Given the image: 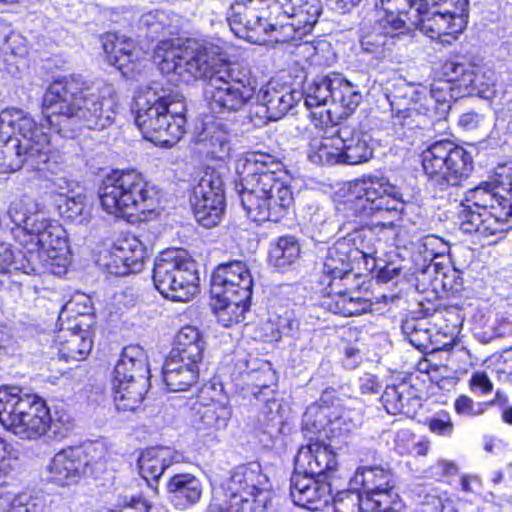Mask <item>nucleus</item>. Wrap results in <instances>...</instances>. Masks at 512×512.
<instances>
[{
    "mask_svg": "<svg viewBox=\"0 0 512 512\" xmlns=\"http://www.w3.org/2000/svg\"><path fill=\"white\" fill-rule=\"evenodd\" d=\"M43 114L49 126L64 137H72L80 128L105 130L117 114L115 89L110 84L84 88L74 78L54 81L44 94Z\"/></svg>",
    "mask_w": 512,
    "mask_h": 512,
    "instance_id": "obj_1",
    "label": "nucleus"
},
{
    "mask_svg": "<svg viewBox=\"0 0 512 512\" xmlns=\"http://www.w3.org/2000/svg\"><path fill=\"white\" fill-rule=\"evenodd\" d=\"M241 177L240 198L247 216L257 223L278 222L293 203L290 187L283 180L281 161L269 153L254 151L236 162Z\"/></svg>",
    "mask_w": 512,
    "mask_h": 512,
    "instance_id": "obj_2",
    "label": "nucleus"
},
{
    "mask_svg": "<svg viewBox=\"0 0 512 512\" xmlns=\"http://www.w3.org/2000/svg\"><path fill=\"white\" fill-rule=\"evenodd\" d=\"M50 137L24 111L11 108L0 114V173L18 171L24 165L32 170H51L54 158Z\"/></svg>",
    "mask_w": 512,
    "mask_h": 512,
    "instance_id": "obj_3",
    "label": "nucleus"
},
{
    "mask_svg": "<svg viewBox=\"0 0 512 512\" xmlns=\"http://www.w3.org/2000/svg\"><path fill=\"white\" fill-rule=\"evenodd\" d=\"M186 104L183 96L163 88L147 87L135 96V124L144 138L171 147L185 133Z\"/></svg>",
    "mask_w": 512,
    "mask_h": 512,
    "instance_id": "obj_4",
    "label": "nucleus"
},
{
    "mask_svg": "<svg viewBox=\"0 0 512 512\" xmlns=\"http://www.w3.org/2000/svg\"><path fill=\"white\" fill-rule=\"evenodd\" d=\"M8 217L19 233L26 238L24 249L28 251V262L37 271L46 265L48 259L58 257V251L66 248V240L61 236L63 230L51 224L38 202L29 198L16 199L9 205Z\"/></svg>",
    "mask_w": 512,
    "mask_h": 512,
    "instance_id": "obj_5",
    "label": "nucleus"
},
{
    "mask_svg": "<svg viewBox=\"0 0 512 512\" xmlns=\"http://www.w3.org/2000/svg\"><path fill=\"white\" fill-rule=\"evenodd\" d=\"M499 190L492 176L491 181L481 182L465 193L457 214L461 231L488 238L501 236L509 229L512 202L500 195Z\"/></svg>",
    "mask_w": 512,
    "mask_h": 512,
    "instance_id": "obj_6",
    "label": "nucleus"
},
{
    "mask_svg": "<svg viewBox=\"0 0 512 512\" xmlns=\"http://www.w3.org/2000/svg\"><path fill=\"white\" fill-rule=\"evenodd\" d=\"M99 197L102 208L116 217L146 218L157 214L160 208L157 187L133 169L116 170L106 176Z\"/></svg>",
    "mask_w": 512,
    "mask_h": 512,
    "instance_id": "obj_7",
    "label": "nucleus"
},
{
    "mask_svg": "<svg viewBox=\"0 0 512 512\" xmlns=\"http://www.w3.org/2000/svg\"><path fill=\"white\" fill-rule=\"evenodd\" d=\"M468 0H419L413 10L414 25L423 34L450 45L468 23Z\"/></svg>",
    "mask_w": 512,
    "mask_h": 512,
    "instance_id": "obj_8",
    "label": "nucleus"
},
{
    "mask_svg": "<svg viewBox=\"0 0 512 512\" xmlns=\"http://www.w3.org/2000/svg\"><path fill=\"white\" fill-rule=\"evenodd\" d=\"M452 98L451 85L446 82L432 84L429 96L424 97V103H419V93L410 85L397 87L387 95L393 123L402 127H412L414 123L419 125L416 118L420 115L445 117L451 108Z\"/></svg>",
    "mask_w": 512,
    "mask_h": 512,
    "instance_id": "obj_9",
    "label": "nucleus"
},
{
    "mask_svg": "<svg viewBox=\"0 0 512 512\" xmlns=\"http://www.w3.org/2000/svg\"><path fill=\"white\" fill-rule=\"evenodd\" d=\"M153 282L165 298L186 302L198 292L196 263L184 251H164L155 260Z\"/></svg>",
    "mask_w": 512,
    "mask_h": 512,
    "instance_id": "obj_10",
    "label": "nucleus"
},
{
    "mask_svg": "<svg viewBox=\"0 0 512 512\" xmlns=\"http://www.w3.org/2000/svg\"><path fill=\"white\" fill-rule=\"evenodd\" d=\"M425 174L441 190L460 186L473 171V158L463 147L452 141L432 143L422 152Z\"/></svg>",
    "mask_w": 512,
    "mask_h": 512,
    "instance_id": "obj_11",
    "label": "nucleus"
},
{
    "mask_svg": "<svg viewBox=\"0 0 512 512\" xmlns=\"http://www.w3.org/2000/svg\"><path fill=\"white\" fill-rule=\"evenodd\" d=\"M404 203L399 189L385 177L367 176L354 181L345 201L348 213L371 217L382 212H401Z\"/></svg>",
    "mask_w": 512,
    "mask_h": 512,
    "instance_id": "obj_12",
    "label": "nucleus"
},
{
    "mask_svg": "<svg viewBox=\"0 0 512 512\" xmlns=\"http://www.w3.org/2000/svg\"><path fill=\"white\" fill-rule=\"evenodd\" d=\"M254 93L255 87L251 78L229 65L216 72L206 89L210 109L217 114L242 110Z\"/></svg>",
    "mask_w": 512,
    "mask_h": 512,
    "instance_id": "obj_13",
    "label": "nucleus"
},
{
    "mask_svg": "<svg viewBox=\"0 0 512 512\" xmlns=\"http://www.w3.org/2000/svg\"><path fill=\"white\" fill-rule=\"evenodd\" d=\"M197 222L205 228L216 226L224 213V183L221 174L207 169L194 187L190 198Z\"/></svg>",
    "mask_w": 512,
    "mask_h": 512,
    "instance_id": "obj_14",
    "label": "nucleus"
},
{
    "mask_svg": "<svg viewBox=\"0 0 512 512\" xmlns=\"http://www.w3.org/2000/svg\"><path fill=\"white\" fill-rule=\"evenodd\" d=\"M223 48L208 40L186 39L184 41V62L180 68V77L184 81L211 78L225 63H220Z\"/></svg>",
    "mask_w": 512,
    "mask_h": 512,
    "instance_id": "obj_15",
    "label": "nucleus"
},
{
    "mask_svg": "<svg viewBox=\"0 0 512 512\" xmlns=\"http://www.w3.org/2000/svg\"><path fill=\"white\" fill-rule=\"evenodd\" d=\"M57 424L52 420L45 401L36 395H27V399L20 404L18 417L9 431L25 440H36L42 437L48 429H54L53 433L64 437L70 427L64 431L56 429Z\"/></svg>",
    "mask_w": 512,
    "mask_h": 512,
    "instance_id": "obj_16",
    "label": "nucleus"
},
{
    "mask_svg": "<svg viewBox=\"0 0 512 512\" xmlns=\"http://www.w3.org/2000/svg\"><path fill=\"white\" fill-rule=\"evenodd\" d=\"M253 279L246 263L232 261L220 264L211 277V293L214 296H238L250 299Z\"/></svg>",
    "mask_w": 512,
    "mask_h": 512,
    "instance_id": "obj_17",
    "label": "nucleus"
},
{
    "mask_svg": "<svg viewBox=\"0 0 512 512\" xmlns=\"http://www.w3.org/2000/svg\"><path fill=\"white\" fill-rule=\"evenodd\" d=\"M398 231L399 226L393 221L378 222L368 228L357 229L354 227L352 232H348L340 239L346 242L348 251L351 252L355 261L371 259L373 261L372 268H374L376 266L375 256L380 245L378 235L383 233L387 236H396Z\"/></svg>",
    "mask_w": 512,
    "mask_h": 512,
    "instance_id": "obj_18",
    "label": "nucleus"
},
{
    "mask_svg": "<svg viewBox=\"0 0 512 512\" xmlns=\"http://www.w3.org/2000/svg\"><path fill=\"white\" fill-rule=\"evenodd\" d=\"M331 484L323 479L294 471L291 476L290 495L293 502L311 511L326 507L331 499Z\"/></svg>",
    "mask_w": 512,
    "mask_h": 512,
    "instance_id": "obj_19",
    "label": "nucleus"
},
{
    "mask_svg": "<svg viewBox=\"0 0 512 512\" xmlns=\"http://www.w3.org/2000/svg\"><path fill=\"white\" fill-rule=\"evenodd\" d=\"M394 486L363 496L357 491H341L333 498L334 512H396Z\"/></svg>",
    "mask_w": 512,
    "mask_h": 512,
    "instance_id": "obj_20",
    "label": "nucleus"
},
{
    "mask_svg": "<svg viewBox=\"0 0 512 512\" xmlns=\"http://www.w3.org/2000/svg\"><path fill=\"white\" fill-rule=\"evenodd\" d=\"M269 479L262 472L261 465L251 462L236 467L222 484L219 495L268 496Z\"/></svg>",
    "mask_w": 512,
    "mask_h": 512,
    "instance_id": "obj_21",
    "label": "nucleus"
},
{
    "mask_svg": "<svg viewBox=\"0 0 512 512\" xmlns=\"http://www.w3.org/2000/svg\"><path fill=\"white\" fill-rule=\"evenodd\" d=\"M145 247L135 236H127L118 240L106 264L108 272L116 276H126L138 273L143 268Z\"/></svg>",
    "mask_w": 512,
    "mask_h": 512,
    "instance_id": "obj_22",
    "label": "nucleus"
},
{
    "mask_svg": "<svg viewBox=\"0 0 512 512\" xmlns=\"http://www.w3.org/2000/svg\"><path fill=\"white\" fill-rule=\"evenodd\" d=\"M337 467L335 454L324 444L315 442L299 449L295 457V471L325 479Z\"/></svg>",
    "mask_w": 512,
    "mask_h": 512,
    "instance_id": "obj_23",
    "label": "nucleus"
},
{
    "mask_svg": "<svg viewBox=\"0 0 512 512\" xmlns=\"http://www.w3.org/2000/svg\"><path fill=\"white\" fill-rule=\"evenodd\" d=\"M86 466L87 461L80 449H64L55 454L48 465V479L59 486H71L80 480Z\"/></svg>",
    "mask_w": 512,
    "mask_h": 512,
    "instance_id": "obj_24",
    "label": "nucleus"
},
{
    "mask_svg": "<svg viewBox=\"0 0 512 512\" xmlns=\"http://www.w3.org/2000/svg\"><path fill=\"white\" fill-rule=\"evenodd\" d=\"M337 134L342 164L358 165L373 157L372 138L367 132L343 126L338 129Z\"/></svg>",
    "mask_w": 512,
    "mask_h": 512,
    "instance_id": "obj_25",
    "label": "nucleus"
},
{
    "mask_svg": "<svg viewBox=\"0 0 512 512\" xmlns=\"http://www.w3.org/2000/svg\"><path fill=\"white\" fill-rule=\"evenodd\" d=\"M301 98V92L277 88L271 83L261 87L257 94L258 102L265 108L266 118L271 121L281 119Z\"/></svg>",
    "mask_w": 512,
    "mask_h": 512,
    "instance_id": "obj_26",
    "label": "nucleus"
},
{
    "mask_svg": "<svg viewBox=\"0 0 512 512\" xmlns=\"http://www.w3.org/2000/svg\"><path fill=\"white\" fill-rule=\"evenodd\" d=\"M476 70L472 63L455 57L444 61L438 73L447 84L454 83L464 93L473 94L483 92Z\"/></svg>",
    "mask_w": 512,
    "mask_h": 512,
    "instance_id": "obj_27",
    "label": "nucleus"
},
{
    "mask_svg": "<svg viewBox=\"0 0 512 512\" xmlns=\"http://www.w3.org/2000/svg\"><path fill=\"white\" fill-rule=\"evenodd\" d=\"M199 363L168 356L162 369L163 381L168 390L172 392L186 391L197 384Z\"/></svg>",
    "mask_w": 512,
    "mask_h": 512,
    "instance_id": "obj_28",
    "label": "nucleus"
},
{
    "mask_svg": "<svg viewBox=\"0 0 512 512\" xmlns=\"http://www.w3.org/2000/svg\"><path fill=\"white\" fill-rule=\"evenodd\" d=\"M232 134L228 125L222 121H214L205 125L199 136L202 153L217 160H225L231 156Z\"/></svg>",
    "mask_w": 512,
    "mask_h": 512,
    "instance_id": "obj_29",
    "label": "nucleus"
},
{
    "mask_svg": "<svg viewBox=\"0 0 512 512\" xmlns=\"http://www.w3.org/2000/svg\"><path fill=\"white\" fill-rule=\"evenodd\" d=\"M353 261L346 242L338 239L323 257L321 282L331 287L336 280H344L352 271Z\"/></svg>",
    "mask_w": 512,
    "mask_h": 512,
    "instance_id": "obj_30",
    "label": "nucleus"
},
{
    "mask_svg": "<svg viewBox=\"0 0 512 512\" xmlns=\"http://www.w3.org/2000/svg\"><path fill=\"white\" fill-rule=\"evenodd\" d=\"M149 372L145 351L139 346L131 345L123 349L115 365L111 382L117 383L120 387L121 382L149 379Z\"/></svg>",
    "mask_w": 512,
    "mask_h": 512,
    "instance_id": "obj_31",
    "label": "nucleus"
},
{
    "mask_svg": "<svg viewBox=\"0 0 512 512\" xmlns=\"http://www.w3.org/2000/svg\"><path fill=\"white\" fill-rule=\"evenodd\" d=\"M170 502L179 510H185L197 504L203 493L200 479L190 473L172 476L167 483Z\"/></svg>",
    "mask_w": 512,
    "mask_h": 512,
    "instance_id": "obj_32",
    "label": "nucleus"
},
{
    "mask_svg": "<svg viewBox=\"0 0 512 512\" xmlns=\"http://www.w3.org/2000/svg\"><path fill=\"white\" fill-rule=\"evenodd\" d=\"M55 342L58 346L59 356L65 361L83 360L92 349L89 332L78 325L60 328Z\"/></svg>",
    "mask_w": 512,
    "mask_h": 512,
    "instance_id": "obj_33",
    "label": "nucleus"
},
{
    "mask_svg": "<svg viewBox=\"0 0 512 512\" xmlns=\"http://www.w3.org/2000/svg\"><path fill=\"white\" fill-rule=\"evenodd\" d=\"M181 455L169 447H151L143 451L138 459L141 476L149 482H157L172 464L180 462Z\"/></svg>",
    "mask_w": 512,
    "mask_h": 512,
    "instance_id": "obj_34",
    "label": "nucleus"
},
{
    "mask_svg": "<svg viewBox=\"0 0 512 512\" xmlns=\"http://www.w3.org/2000/svg\"><path fill=\"white\" fill-rule=\"evenodd\" d=\"M102 46L106 55L107 62L117 67L119 70L124 68L134 70V62L138 60L139 52L133 40L112 33L102 37Z\"/></svg>",
    "mask_w": 512,
    "mask_h": 512,
    "instance_id": "obj_35",
    "label": "nucleus"
},
{
    "mask_svg": "<svg viewBox=\"0 0 512 512\" xmlns=\"http://www.w3.org/2000/svg\"><path fill=\"white\" fill-rule=\"evenodd\" d=\"M194 411V424L199 430H224L231 419L232 411L226 404L211 401L204 404L196 401L192 405Z\"/></svg>",
    "mask_w": 512,
    "mask_h": 512,
    "instance_id": "obj_36",
    "label": "nucleus"
},
{
    "mask_svg": "<svg viewBox=\"0 0 512 512\" xmlns=\"http://www.w3.org/2000/svg\"><path fill=\"white\" fill-rule=\"evenodd\" d=\"M268 496L228 495L213 493L208 512H266Z\"/></svg>",
    "mask_w": 512,
    "mask_h": 512,
    "instance_id": "obj_37",
    "label": "nucleus"
},
{
    "mask_svg": "<svg viewBox=\"0 0 512 512\" xmlns=\"http://www.w3.org/2000/svg\"><path fill=\"white\" fill-rule=\"evenodd\" d=\"M450 250L449 244L442 238L435 235H427L417 243V257L423 259V264L416 262V271L422 275H433L438 272L440 263L435 262L436 258L442 257Z\"/></svg>",
    "mask_w": 512,
    "mask_h": 512,
    "instance_id": "obj_38",
    "label": "nucleus"
},
{
    "mask_svg": "<svg viewBox=\"0 0 512 512\" xmlns=\"http://www.w3.org/2000/svg\"><path fill=\"white\" fill-rule=\"evenodd\" d=\"M205 341L196 327L185 326L177 334L169 356L187 361L202 362Z\"/></svg>",
    "mask_w": 512,
    "mask_h": 512,
    "instance_id": "obj_39",
    "label": "nucleus"
},
{
    "mask_svg": "<svg viewBox=\"0 0 512 512\" xmlns=\"http://www.w3.org/2000/svg\"><path fill=\"white\" fill-rule=\"evenodd\" d=\"M381 401L386 411L393 415H409L413 412L414 406L420 405V399L406 383L388 385L381 396Z\"/></svg>",
    "mask_w": 512,
    "mask_h": 512,
    "instance_id": "obj_40",
    "label": "nucleus"
},
{
    "mask_svg": "<svg viewBox=\"0 0 512 512\" xmlns=\"http://www.w3.org/2000/svg\"><path fill=\"white\" fill-rule=\"evenodd\" d=\"M184 41L179 38L160 40L154 49V60L162 73L180 76L184 62Z\"/></svg>",
    "mask_w": 512,
    "mask_h": 512,
    "instance_id": "obj_41",
    "label": "nucleus"
},
{
    "mask_svg": "<svg viewBox=\"0 0 512 512\" xmlns=\"http://www.w3.org/2000/svg\"><path fill=\"white\" fill-rule=\"evenodd\" d=\"M149 387V379L141 378L133 381L112 383L114 403L117 410L134 411L141 404Z\"/></svg>",
    "mask_w": 512,
    "mask_h": 512,
    "instance_id": "obj_42",
    "label": "nucleus"
},
{
    "mask_svg": "<svg viewBox=\"0 0 512 512\" xmlns=\"http://www.w3.org/2000/svg\"><path fill=\"white\" fill-rule=\"evenodd\" d=\"M353 480L356 484L362 486L366 495L384 491L394 486L392 473L380 466L359 467Z\"/></svg>",
    "mask_w": 512,
    "mask_h": 512,
    "instance_id": "obj_43",
    "label": "nucleus"
},
{
    "mask_svg": "<svg viewBox=\"0 0 512 512\" xmlns=\"http://www.w3.org/2000/svg\"><path fill=\"white\" fill-rule=\"evenodd\" d=\"M215 297L217 298L215 314L221 325L229 327L244 320L250 299H240L238 296L231 297L227 295Z\"/></svg>",
    "mask_w": 512,
    "mask_h": 512,
    "instance_id": "obj_44",
    "label": "nucleus"
},
{
    "mask_svg": "<svg viewBox=\"0 0 512 512\" xmlns=\"http://www.w3.org/2000/svg\"><path fill=\"white\" fill-rule=\"evenodd\" d=\"M308 159L316 165L342 164L338 135L313 139L309 145Z\"/></svg>",
    "mask_w": 512,
    "mask_h": 512,
    "instance_id": "obj_45",
    "label": "nucleus"
},
{
    "mask_svg": "<svg viewBox=\"0 0 512 512\" xmlns=\"http://www.w3.org/2000/svg\"><path fill=\"white\" fill-rule=\"evenodd\" d=\"M339 75L331 74L318 77L308 88L304 104L307 108L325 106L329 103L334 104L335 93L337 91L336 81Z\"/></svg>",
    "mask_w": 512,
    "mask_h": 512,
    "instance_id": "obj_46",
    "label": "nucleus"
},
{
    "mask_svg": "<svg viewBox=\"0 0 512 512\" xmlns=\"http://www.w3.org/2000/svg\"><path fill=\"white\" fill-rule=\"evenodd\" d=\"M300 256V245L293 236H282L270 245L268 259L271 265L286 269Z\"/></svg>",
    "mask_w": 512,
    "mask_h": 512,
    "instance_id": "obj_47",
    "label": "nucleus"
},
{
    "mask_svg": "<svg viewBox=\"0 0 512 512\" xmlns=\"http://www.w3.org/2000/svg\"><path fill=\"white\" fill-rule=\"evenodd\" d=\"M13 270H21L30 273L34 270L33 264L28 262V251L13 249L11 244L0 243V274H8Z\"/></svg>",
    "mask_w": 512,
    "mask_h": 512,
    "instance_id": "obj_48",
    "label": "nucleus"
},
{
    "mask_svg": "<svg viewBox=\"0 0 512 512\" xmlns=\"http://www.w3.org/2000/svg\"><path fill=\"white\" fill-rule=\"evenodd\" d=\"M6 454V442L0 437V512H6L22 503L16 497L15 491L10 489L11 485L7 481L11 472V465Z\"/></svg>",
    "mask_w": 512,
    "mask_h": 512,
    "instance_id": "obj_49",
    "label": "nucleus"
},
{
    "mask_svg": "<svg viewBox=\"0 0 512 512\" xmlns=\"http://www.w3.org/2000/svg\"><path fill=\"white\" fill-rule=\"evenodd\" d=\"M20 390L16 387L0 388V422L9 430L18 417L20 404L27 399V395L21 397Z\"/></svg>",
    "mask_w": 512,
    "mask_h": 512,
    "instance_id": "obj_50",
    "label": "nucleus"
},
{
    "mask_svg": "<svg viewBox=\"0 0 512 512\" xmlns=\"http://www.w3.org/2000/svg\"><path fill=\"white\" fill-rule=\"evenodd\" d=\"M360 44L363 51L379 56L385 50H390L391 46L394 45V41L385 34L381 25H378L376 22L371 27L363 28Z\"/></svg>",
    "mask_w": 512,
    "mask_h": 512,
    "instance_id": "obj_51",
    "label": "nucleus"
},
{
    "mask_svg": "<svg viewBox=\"0 0 512 512\" xmlns=\"http://www.w3.org/2000/svg\"><path fill=\"white\" fill-rule=\"evenodd\" d=\"M258 400H261L260 398ZM264 403L258 408L257 421L264 433H280L283 419L280 414L281 404L274 398L262 399Z\"/></svg>",
    "mask_w": 512,
    "mask_h": 512,
    "instance_id": "obj_52",
    "label": "nucleus"
},
{
    "mask_svg": "<svg viewBox=\"0 0 512 512\" xmlns=\"http://www.w3.org/2000/svg\"><path fill=\"white\" fill-rule=\"evenodd\" d=\"M331 422L330 408L319 403L310 405L302 418L303 430L310 434V439L325 431Z\"/></svg>",
    "mask_w": 512,
    "mask_h": 512,
    "instance_id": "obj_53",
    "label": "nucleus"
},
{
    "mask_svg": "<svg viewBox=\"0 0 512 512\" xmlns=\"http://www.w3.org/2000/svg\"><path fill=\"white\" fill-rule=\"evenodd\" d=\"M82 195L65 197L57 202L58 213L71 222L82 224L90 218V207L85 204Z\"/></svg>",
    "mask_w": 512,
    "mask_h": 512,
    "instance_id": "obj_54",
    "label": "nucleus"
},
{
    "mask_svg": "<svg viewBox=\"0 0 512 512\" xmlns=\"http://www.w3.org/2000/svg\"><path fill=\"white\" fill-rule=\"evenodd\" d=\"M337 91L334 104H340L348 111H353L362 101L361 92L351 82L339 75L336 81Z\"/></svg>",
    "mask_w": 512,
    "mask_h": 512,
    "instance_id": "obj_55",
    "label": "nucleus"
},
{
    "mask_svg": "<svg viewBox=\"0 0 512 512\" xmlns=\"http://www.w3.org/2000/svg\"><path fill=\"white\" fill-rule=\"evenodd\" d=\"M140 26L147 30L148 36L152 39L160 34H172L168 24V16L163 11L153 10L144 13L140 18Z\"/></svg>",
    "mask_w": 512,
    "mask_h": 512,
    "instance_id": "obj_56",
    "label": "nucleus"
},
{
    "mask_svg": "<svg viewBox=\"0 0 512 512\" xmlns=\"http://www.w3.org/2000/svg\"><path fill=\"white\" fill-rule=\"evenodd\" d=\"M383 10L385 11V15L377 21V24L381 25L385 34L391 37L394 41L395 36L404 34L408 30L406 22L401 18L400 14L405 13L410 15V19L414 20L413 14L408 13L409 10H405V12L397 11L396 13L390 6L383 7Z\"/></svg>",
    "mask_w": 512,
    "mask_h": 512,
    "instance_id": "obj_57",
    "label": "nucleus"
},
{
    "mask_svg": "<svg viewBox=\"0 0 512 512\" xmlns=\"http://www.w3.org/2000/svg\"><path fill=\"white\" fill-rule=\"evenodd\" d=\"M250 378L255 388L259 389L253 392L256 399L264 394L268 396L273 393L270 387L276 383L277 378L269 363H262L257 369L251 371Z\"/></svg>",
    "mask_w": 512,
    "mask_h": 512,
    "instance_id": "obj_58",
    "label": "nucleus"
},
{
    "mask_svg": "<svg viewBox=\"0 0 512 512\" xmlns=\"http://www.w3.org/2000/svg\"><path fill=\"white\" fill-rule=\"evenodd\" d=\"M489 408L488 403L474 402L466 395H460L454 402L455 412L463 417H477L482 415Z\"/></svg>",
    "mask_w": 512,
    "mask_h": 512,
    "instance_id": "obj_59",
    "label": "nucleus"
},
{
    "mask_svg": "<svg viewBox=\"0 0 512 512\" xmlns=\"http://www.w3.org/2000/svg\"><path fill=\"white\" fill-rule=\"evenodd\" d=\"M330 291L324 297L322 306L333 314H340L344 316L348 299L351 293L339 290L335 291L333 286L329 287Z\"/></svg>",
    "mask_w": 512,
    "mask_h": 512,
    "instance_id": "obj_60",
    "label": "nucleus"
},
{
    "mask_svg": "<svg viewBox=\"0 0 512 512\" xmlns=\"http://www.w3.org/2000/svg\"><path fill=\"white\" fill-rule=\"evenodd\" d=\"M430 431L442 437H451L454 433V423L451 415L446 411L437 412L428 420Z\"/></svg>",
    "mask_w": 512,
    "mask_h": 512,
    "instance_id": "obj_61",
    "label": "nucleus"
},
{
    "mask_svg": "<svg viewBox=\"0 0 512 512\" xmlns=\"http://www.w3.org/2000/svg\"><path fill=\"white\" fill-rule=\"evenodd\" d=\"M425 323L421 320L410 319L402 324L403 332L409 337V341L415 345L420 346L424 341L429 339V331L424 327Z\"/></svg>",
    "mask_w": 512,
    "mask_h": 512,
    "instance_id": "obj_62",
    "label": "nucleus"
},
{
    "mask_svg": "<svg viewBox=\"0 0 512 512\" xmlns=\"http://www.w3.org/2000/svg\"><path fill=\"white\" fill-rule=\"evenodd\" d=\"M151 504L140 496H119L117 508L112 512H150Z\"/></svg>",
    "mask_w": 512,
    "mask_h": 512,
    "instance_id": "obj_63",
    "label": "nucleus"
},
{
    "mask_svg": "<svg viewBox=\"0 0 512 512\" xmlns=\"http://www.w3.org/2000/svg\"><path fill=\"white\" fill-rule=\"evenodd\" d=\"M495 186L512 195V161L498 165L493 173Z\"/></svg>",
    "mask_w": 512,
    "mask_h": 512,
    "instance_id": "obj_64",
    "label": "nucleus"
}]
</instances>
